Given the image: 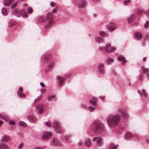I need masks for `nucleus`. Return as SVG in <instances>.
<instances>
[{
    "instance_id": "1",
    "label": "nucleus",
    "mask_w": 149,
    "mask_h": 149,
    "mask_svg": "<svg viewBox=\"0 0 149 149\" xmlns=\"http://www.w3.org/2000/svg\"><path fill=\"white\" fill-rule=\"evenodd\" d=\"M92 131L95 133L103 135L105 132V127L100 120H96L94 121L92 125Z\"/></svg>"
},
{
    "instance_id": "2",
    "label": "nucleus",
    "mask_w": 149,
    "mask_h": 149,
    "mask_svg": "<svg viewBox=\"0 0 149 149\" xmlns=\"http://www.w3.org/2000/svg\"><path fill=\"white\" fill-rule=\"evenodd\" d=\"M115 115L110 114L107 117V121L110 127H113L116 125L120 121L121 118L120 115L118 113Z\"/></svg>"
},
{
    "instance_id": "3",
    "label": "nucleus",
    "mask_w": 149,
    "mask_h": 149,
    "mask_svg": "<svg viewBox=\"0 0 149 149\" xmlns=\"http://www.w3.org/2000/svg\"><path fill=\"white\" fill-rule=\"evenodd\" d=\"M41 21L46 23L45 27L46 28H48L50 27L53 24L52 13H49L47 15V17L45 19H42Z\"/></svg>"
},
{
    "instance_id": "4",
    "label": "nucleus",
    "mask_w": 149,
    "mask_h": 149,
    "mask_svg": "<svg viewBox=\"0 0 149 149\" xmlns=\"http://www.w3.org/2000/svg\"><path fill=\"white\" fill-rule=\"evenodd\" d=\"M116 113L119 114H121L123 120L125 121H127L129 118V115L128 112L122 108L118 109L116 111Z\"/></svg>"
},
{
    "instance_id": "5",
    "label": "nucleus",
    "mask_w": 149,
    "mask_h": 149,
    "mask_svg": "<svg viewBox=\"0 0 149 149\" xmlns=\"http://www.w3.org/2000/svg\"><path fill=\"white\" fill-rule=\"evenodd\" d=\"M52 127L54 128L56 132H60L63 130L61 124L59 121L57 120H54L53 123Z\"/></svg>"
},
{
    "instance_id": "6",
    "label": "nucleus",
    "mask_w": 149,
    "mask_h": 149,
    "mask_svg": "<svg viewBox=\"0 0 149 149\" xmlns=\"http://www.w3.org/2000/svg\"><path fill=\"white\" fill-rule=\"evenodd\" d=\"M70 76L69 75L68 77ZM67 77L61 76L60 75H58L56 76L57 79V82L59 87L63 86L64 84V82L65 80Z\"/></svg>"
},
{
    "instance_id": "7",
    "label": "nucleus",
    "mask_w": 149,
    "mask_h": 149,
    "mask_svg": "<svg viewBox=\"0 0 149 149\" xmlns=\"http://www.w3.org/2000/svg\"><path fill=\"white\" fill-rule=\"evenodd\" d=\"M49 55L44 54L41 56L40 63L41 64H44L47 63L50 60Z\"/></svg>"
},
{
    "instance_id": "8",
    "label": "nucleus",
    "mask_w": 149,
    "mask_h": 149,
    "mask_svg": "<svg viewBox=\"0 0 149 149\" xmlns=\"http://www.w3.org/2000/svg\"><path fill=\"white\" fill-rule=\"evenodd\" d=\"M111 45L109 44H107L106 45L105 51L107 53H110L111 52H113L115 51L116 48L113 46L110 47Z\"/></svg>"
},
{
    "instance_id": "9",
    "label": "nucleus",
    "mask_w": 149,
    "mask_h": 149,
    "mask_svg": "<svg viewBox=\"0 0 149 149\" xmlns=\"http://www.w3.org/2000/svg\"><path fill=\"white\" fill-rule=\"evenodd\" d=\"M52 135V133L50 132H45L43 133L42 138L43 140L46 141L49 139Z\"/></svg>"
},
{
    "instance_id": "10",
    "label": "nucleus",
    "mask_w": 149,
    "mask_h": 149,
    "mask_svg": "<svg viewBox=\"0 0 149 149\" xmlns=\"http://www.w3.org/2000/svg\"><path fill=\"white\" fill-rule=\"evenodd\" d=\"M44 110L43 107L41 104H38L36 107L35 110L38 111L39 115H40L42 113Z\"/></svg>"
},
{
    "instance_id": "11",
    "label": "nucleus",
    "mask_w": 149,
    "mask_h": 149,
    "mask_svg": "<svg viewBox=\"0 0 149 149\" xmlns=\"http://www.w3.org/2000/svg\"><path fill=\"white\" fill-rule=\"evenodd\" d=\"M97 70L100 74H104V64L103 63L99 64L98 65Z\"/></svg>"
},
{
    "instance_id": "12",
    "label": "nucleus",
    "mask_w": 149,
    "mask_h": 149,
    "mask_svg": "<svg viewBox=\"0 0 149 149\" xmlns=\"http://www.w3.org/2000/svg\"><path fill=\"white\" fill-rule=\"evenodd\" d=\"M136 17V15L135 14H132L127 19V21L129 24L134 25H137V23L134 24L132 22L133 20Z\"/></svg>"
},
{
    "instance_id": "13",
    "label": "nucleus",
    "mask_w": 149,
    "mask_h": 149,
    "mask_svg": "<svg viewBox=\"0 0 149 149\" xmlns=\"http://www.w3.org/2000/svg\"><path fill=\"white\" fill-rule=\"evenodd\" d=\"M31 123H35L37 121V118L36 116L33 115H30L27 117Z\"/></svg>"
},
{
    "instance_id": "14",
    "label": "nucleus",
    "mask_w": 149,
    "mask_h": 149,
    "mask_svg": "<svg viewBox=\"0 0 149 149\" xmlns=\"http://www.w3.org/2000/svg\"><path fill=\"white\" fill-rule=\"evenodd\" d=\"M51 143L54 146H59L62 144L61 142L57 138H55L52 140Z\"/></svg>"
},
{
    "instance_id": "15",
    "label": "nucleus",
    "mask_w": 149,
    "mask_h": 149,
    "mask_svg": "<svg viewBox=\"0 0 149 149\" xmlns=\"http://www.w3.org/2000/svg\"><path fill=\"white\" fill-rule=\"evenodd\" d=\"M84 145L88 147H90L91 146V140L89 138L86 139L84 141Z\"/></svg>"
},
{
    "instance_id": "16",
    "label": "nucleus",
    "mask_w": 149,
    "mask_h": 149,
    "mask_svg": "<svg viewBox=\"0 0 149 149\" xmlns=\"http://www.w3.org/2000/svg\"><path fill=\"white\" fill-rule=\"evenodd\" d=\"M81 1L78 4V7L79 8H82L86 6L87 5V2L85 0H79Z\"/></svg>"
},
{
    "instance_id": "17",
    "label": "nucleus",
    "mask_w": 149,
    "mask_h": 149,
    "mask_svg": "<svg viewBox=\"0 0 149 149\" xmlns=\"http://www.w3.org/2000/svg\"><path fill=\"white\" fill-rule=\"evenodd\" d=\"M97 99L95 97H92L90 101V102L91 103L93 106L96 107L97 106Z\"/></svg>"
},
{
    "instance_id": "18",
    "label": "nucleus",
    "mask_w": 149,
    "mask_h": 149,
    "mask_svg": "<svg viewBox=\"0 0 149 149\" xmlns=\"http://www.w3.org/2000/svg\"><path fill=\"white\" fill-rule=\"evenodd\" d=\"M54 66V63L53 62H51L49 63L48 66L47 67V69L45 71L46 72H47L48 71L52 69H53Z\"/></svg>"
},
{
    "instance_id": "19",
    "label": "nucleus",
    "mask_w": 149,
    "mask_h": 149,
    "mask_svg": "<svg viewBox=\"0 0 149 149\" xmlns=\"http://www.w3.org/2000/svg\"><path fill=\"white\" fill-rule=\"evenodd\" d=\"M134 36L135 39L138 40L141 39L143 36L141 33L138 32L135 33Z\"/></svg>"
},
{
    "instance_id": "20",
    "label": "nucleus",
    "mask_w": 149,
    "mask_h": 149,
    "mask_svg": "<svg viewBox=\"0 0 149 149\" xmlns=\"http://www.w3.org/2000/svg\"><path fill=\"white\" fill-rule=\"evenodd\" d=\"M13 1V0H3V3L4 6H9Z\"/></svg>"
},
{
    "instance_id": "21",
    "label": "nucleus",
    "mask_w": 149,
    "mask_h": 149,
    "mask_svg": "<svg viewBox=\"0 0 149 149\" xmlns=\"http://www.w3.org/2000/svg\"><path fill=\"white\" fill-rule=\"evenodd\" d=\"M0 118L6 120L9 119L8 116L4 113H0Z\"/></svg>"
},
{
    "instance_id": "22",
    "label": "nucleus",
    "mask_w": 149,
    "mask_h": 149,
    "mask_svg": "<svg viewBox=\"0 0 149 149\" xmlns=\"http://www.w3.org/2000/svg\"><path fill=\"white\" fill-rule=\"evenodd\" d=\"M103 140L101 136L97 137V144L98 146H101L103 144Z\"/></svg>"
},
{
    "instance_id": "23",
    "label": "nucleus",
    "mask_w": 149,
    "mask_h": 149,
    "mask_svg": "<svg viewBox=\"0 0 149 149\" xmlns=\"http://www.w3.org/2000/svg\"><path fill=\"white\" fill-rule=\"evenodd\" d=\"M20 14L22 15V17L24 18H26L27 17V14L26 11L23 9H22L20 11Z\"/></svg>"
},
{
    "instance_id": "24",
    "label": "nucleus",
    "mask_w": 149,
    "mask_h": 149,
    "mask_svg": "<svg viewBox=\"0 0 149 149\" xmlns=\"http://www.w3.org/2000/svg\"><path fill=\"white\" fill-rule=\"evenodd\" d=\"M141 73L145 74H147L149 72V70L148 68H145L144 67H141Z\"/></svg>"
},
{
    "instance_id": "25",
    "label": "nucleus",
    "mask_w": 149,
    "mask_h": 149,
    "mask_svg": "<svg viewBox=\"0 0 149 149\" xmlns=\"http://www.w3.org/2000/svg\"><path fill=\"white\" fill-rule=\"evenodd\" d=\"M95 41L98 43H100L104 42L103 38L100 37H97L95 38Z\"/></svg>"
},
{
    "instance_id": "26",
    "label": "nucleus",
    "mask_w": 149,
    "mask_h": 149,
    "mask_svg": "<svg viewBox=\"0 0 149 149\" xmlns=\"http://www.w3.org/2000/svg\"><path fill=\"white\" fill-rule=\"evenodd\" d=\"M138 93L141 96H143L145 98L146 97V91L144 89L142 90V93H141V92L138 90Z\"/></svg>"
},
{
    "instance_id": "27",
    "label": "nucleus",
    "mask_w": 149,
    "mask_h": 149,
    "mask_svg": "<svg viewBox=\"0 0 149 149\" xmlns=\"http://www.w3.org/2000/svg\"><path fill=\"white\" fill-rule=\"evenodd\" d=\"M118 145L117 144L115 146L114 144L113 143H111L109 147V149H116Z\"/></svg>"
},
{
    "instance_id": "28",
    "label": "nucleus",
    "mask_w": 149,
    "mask_h": 149,
    "mask_svg": "<svg viewBox=\"0 0 149 149\" xmlns=\"http://www.w3.org/2000/svg\"><path fill=\"white\" fill-rule=\"evenodd\" d=\"M100 35L103 38L106 37L108 34V33L107 31H101L99 32Z\"/></svg>"
},
{
    "instance_id": "29",
    "label": "nucleus",
    "mask_w": 149,
    "mask_h": 149,
    "mask_svg": "<svg viewBox=\"0 0 149 149\" xmlns=\"http://www.w3.org/2000/svg\"><path fill=\"white\" fill-rule=\"evenodd\" d=\"M118 60L120 61H123L125 63L127 62V61L125 60V57L123 56H118Z\"/></svg>"
},
{
    "instance_id": "30",
    "label": "nucleus",
    "mask_w": 149,
    "mask_h": 149,
    "mask_svg": "<svg viewBox=\"0 0 149 149\" xmlns=\"http://www.w3.org/2000/svg\"><path fill=\"white\" fill-rule=\"evenodd\" d=\"M9 139L8 136L4 135L1 141L3 142H6Z\"/></svg>"
},
{
    "instance_id": "31",
    "label": "nucleus",
    "mask_w": 149,
    "mask_h": 149,
    "mask_svg": "<svg viewBox=\"0 0 149 149\" xmlns=\"http://www.w3.org/2000/svg\"><path fill=\"white\" fill-rule=\"evenodd\" d=\"M1 13L3 15L6 16L7 15V9L6 8L3 7L2 8L1 10Z\"/></svg>"
},
{
    "instance_id": "32",
    "label": "nucleus",
    "mask_w": 149,
    "mask_h": 149,
    "mask_svg": "<svg viewBox=\"0 0 149 149\" xmlns=\"http://www.w3.org/2000/svg\"><path fill=\"white\" fill-rule=\"evenodd\" d=\"M55 99V96L52 95L49 96L47 97V100L49 102H52L54 101Z\"/></svg>"
},
{
    "instance_id": "33",
    "label": "nucleus",
    "mask_w": 149,
    "mask_h": 149,
    "mask_svg": "<svg viewBox=\"0 0 149 149\" xmlns=\"http://www.w3.org/2000/svg\"><path fill=\"white\" fill-rule=\"evenodd\" d=\"M17 96L19 98H23L25 97V95L24 94L20 92L19 91H17Z\"/></svg>"
},
{
    "instance_id": "34",
    "label": "nucleus",
    "mask_w": 149,
    "mask_h": 149,
    "mask_svg": "<svg viewBox=\"0 0 149 149\" xmlns=\"http://www.w3.org/2000/svg\"><path fill=\"white\" fill-rule=\"evenodd\" d=\"M113 59L111 58L108 57L107 58L106 62L108 63H112L113 61Z\"/></svg>"
},
{
    "instance_id": "35",
    "label": "nucleus",
    "mask_w": 149,
    "mask_h": 149,
    "mask_svg": "<svg viewBox=\"0 0 149 149\" xmlns=\"http://www.w3.org/2000/svg\"><path fill=\"white\" fill-rule=\"evenodd\" d=\"M71 137L70 134L66 135L64 136V139L67 141H68Z\"/></svg>"
},
{
    "instance_id": "36",
    "label": "nucleus",
    "mask_w": 149,
    "mask_h": 149,
    "mask_svg": "<svg viewBox=\"0 0 149 149\" xmlns=\"http://www.w3.org/2000/svg\"><path fill=\"white\" fill-rule=\"evenodd\" d=\"M1 149H9V147L6 144L2 143Z\"/></svg>"
},
{
    "instance_id": "37",
    "label": "nucleus",
    "mask_w": 149,
    "mask_h": 149,
    "mask_svg": "<svg viewBox=\"0 0 149 149\" xmlns=\"http://www.w3.org/2000/svg\"><path fill=\"white\" fill-rule=\"evenodd\" d=\"M45 124L48 127H52V124L51 123L50 121L45 122Z\"/></svg>"
},
{
    "instance_id": "38",
    "label": "nucleus",
    "mask_w": 149,
    "mask_h": 149,
    "mask_svg": "<svg viewBox=\"0 0 149 149\" xmlns=\"http://www.w3.org/2000/svg\"><path fill=\"white\" fill-rule=\"evenodd\" d=\"M18 125L19 126H26V124L23 121H20L18 122Z\"/></svg>"
},
{
    "instance_id": "39",
    "label": "nucleus",
    "mask_w": 149,
    "mask_h": 149,
    "mask_svg": "<svg viewBox=\"0 0 149 149\" xmlns=\"http://www.w3.org/2000/svg\"><path fill=\"white\" fill-rule=\"evenodd\" d=\"M13 14L18 17L20 16V15L18 14V11L17 9H15L13 13Z\"/></svg>"
},
{
    "instance_id": "40",
    "label": "nucleus",
    "mask_w": 149,
    "mask_h": 149,
    "mask_svg": "<svg viewBox=\"0 0 149 149\" xmlns=\"http://www.w3.org/2000/svg\"><path fill=\"white\" fill-rule=\"evenodd\" d=\"M14 24V22L13 21H10L8 23V26L9 27H11Z\"/></svg>"
},
{
    "instance_id": "41",
    "label": "nucleus",
    "mask_w": 149,
    "mask_h": 149,
    "mask_svg": "<svg viewBox=\"0 0 149 149\" xmlns=\"http://www.w3.org/2000/svg\"><path fill=\"white\" fill-rule=\"evenodd\" d=\"M87 107V105L86 103H82L81 105V107L84 109H86Z\"/></svg>"
},
{
    "instance_id": "42",
    "label": "nucleus",
    "mask_w": 149,
    "mask_h": 149,
    "mask_svg": "<svg viewBox=\"0 0 149 149\" xmlns=\"http://www.w3.org/2000/svg\"><path fill=\"white\" fill-rule=\"evenodd\" d=\"M95 109V108L92 106H89L88 107V110L90 112H92L94 111Z\"/></svg>"
},
{
    "instance_id": "43",
    "label": "nucleus",
    "mask_w": 149,
    "mask_h": 149,
    "mask_svg": "<svg viewBox=\"0 0 149 149\" xmlns=\"http://www.w3.org/2000/svg\"><path fill=\"white\" fill-rule=\"evenodd\" d=\"M33 11V9L31 7H28V8L27 13L29 14H31Z\"/></svg>"
},
{
    "instance_id": "44",
    "label": "nucleus",
    "mask_w": 149,
    "mask_h": 149,
    "mask_svg": "<svg viewBox=\"0 0 149 149\" xmlns=\"http://www.w3.org/2000/svg\"><path fill=\"white\" fill-rule=\"evenodd\" d=\"M144 26L145 28L148 29L149 26V21H147L144 24Z\"/></svg>"
},
{
    "instance_id": "45",
    "label": "nucleus",
    "mask_w": 149,
    "mask_h": 149,
    "mask_svg": "<svg viewBox=\"0 0 149 149\" xmlns=\"http://www.w3.org/2000/svg\"><path fill=\"white\" fill-rule=\"evenodd\" d=\"M18 2L17 1V2L15 3H13L11 6V9H13V8H15L17 6V4H18Z\"/></svg>"
},
{
    "instance_id": "46",
    "label": "nucleus",
    "mask_w": 149,
    "mask_h": 149,
    "mask_svg": "<svg viewBox=\"0 0 149 149\" xmlns=\"http://www.w3.org/2000/svg\"><path fill=\"white\" fill-rule=\"evenodd\" d=\"M132 0H125L124 1V3L125 5H127V3L130 2Z\"/></svg>"
},
{
    "instance_id": "47",
    "label": "nucleus",
    "mask_w": 149,
    "mask_h": 149,
    "mask_svg": "<svg viewBox=\"0 0 149 149\" xmlns=\"http://www.w3.org/2000/svg\"><path fill=\"white\" fill-rule=\"evenodd\" d=\"M8 123L10 125H14L15 124V122L13 120H10L9 121Z\"/></svg>"
},
{
    "instance_id": "48",
    "label": "nucleus",
    "mask_w": 149,
    "mask_h": 149,
    "mask_svg": "<svg viewBox=\"0 0 149 149\" xmlns=\"http://www.w3.org/2000/svg\"><path fill=\"white\" fill-rule=\"evenodd\" d=\"M115 28L113 26H109L108 27L110 31H113L115 29Z\"/></svg>"
},
{
    "instance_id": "49",
    "label": "nucleus",
    "mask_w": 149,
    "mask_h": 149,
    "mask_svg": "<svg viewBox=\"0 0 149 149\" xmlns=\"http://www.w3.org/2000/svg\"><path fill=\"white\" fill-rule=\"evenodd\" d=\"M42 98V96H40L38 97V98L34 100V102H38L39 100H38Z\"/></svg>"
},
{
    "instance_id": "50",
    "label": "nucleus",
    "mask_w": 149,
    "mask_h": 149,
    "mask_svg": "<svg viewBox=\"0 0 149 149\" xmlns=\"http://www.w3.org/2000/svg\"><path fill=\"white\" fill-rule=\"evenodd\" d=\"M128 139H129L132 137V135L131 134H127L126 135Z\"/></svg>"
},
{
    "instance_id": "51",
    "label": "nucleus",
    "mask_w": 149,
    "mask_h": 149,
    "mask_svg": "<svg viewBox=\"0 0 149 149\" xmlns=\"http://www.w3.org/2000/svg\"><path fill=\"white\" fill-rule=\"evenodd\" d=\"M24 144L22 143H21L18 147V148L19 149L21 148L23 146Z\"/></svg>"
},
{
    "instance_id": "52",
    "label": "nucleus",
    "mask_w": 149,
    "mask_h": 149,
    "mask_svg": "<svg viewBox=\"0 0 149 149\" xmlns=\"http://www.w3.org/2000/svg\"><path fill=\"white\" fill-rule=\"evenodd\" d=\"M143 77V76L142 75H140L138 76L137 78L141 80L142 79Z\"/></svg>"
},
{
    "instance_id": "53",
    "label": "nucleus",
    "mask_w": 149,
    "mask_h": 149,
    "mask_svg": "<svg viewBox=\"0 0 149 149\" xmlns=\"http://www.w3.org/2000/svg\"><path fill=\"white\" fill-rule=\"evenodd\" d=\"M40 86H41V87H45V85H44V83L42 82H40Z\"/></svg>"
},
{
    "instance_id": "54",
    "label": "nucleus",
    "mask_w": 149,
    "mask_h": 149,
    "mask_svg": "<svg viewBox=\"0 0 149 149\" xmlns=\"http://www.w3.org/2000/svg\"><path fill=\"white\" fill-rule=\"evenodd\" d=\"M19 91L20 92H22L23 91V88H22V87H20L19 89Z\"/></svg>"
},
{
    "instance_id": "55",
    "label": "nucleus",
    "mask_w": 149,
    "mask_h": 149,
    "mask_svg": "<svg viewBox=\"0 0 149 149\" xmlns=\"http://www.w3.org/2000/svg\"><path fill=\"white\" fill-rule=\"evenodd\" d=\"M40 91L41 92V93H43L45 92L46 89H43L42 90H40Z\"/></svg>"
},
{
    "instance_id": "56",
    "label": "nucleus",
    "mask_w": 149,
    "mask_h": 149,
    "mask_svg": "<svg viewBox=\"0 0 149 149\" xmlns=\"http://www.w3.org/2000/svg\"><path fill=\"white\" fill-rule=\"evenodd\" d=\"M57 7H55L54 9L53 10V12L55 13L57 11Z\"/></svg>"
},
{
    "instance_id": "57",
    "label": "nucleus",
    "mask_w": 149,
    "mask_h": 149,
    "mask_svg": "<svg viewBox=\"0 0 149 149\" xmlns=\"http://www.w3.org/2000/svg\"><path fill=\"white\" fill-rule=\"evenodd\" d=\"M97 137H95L94 138H93V142H95L96 141H97Z\"/></svg>"
},
{
    "instance_id": "58",
    "label": "nucleus",
    "mask_w": 149,
    "mask_h": 149,
    "mask_svg": "<svg viewBox=\"0 0 149 149\" xmlns=\"http://www.w3.org/2000/svg\"><path fill=\"white\" fill-rule=\"evenodd\" d=\"M94 2H96V3H99L100 1L101 0H92Z\"/></svg>"
},
{
    "instance_id": "59",
    "label": "nucleus",
    "mask_w": 149,
    "mask_h": 149,
    "mask_svg": "<svg viewBox=\"0 0 149 149\" xmlns=\"http://www.w3.org/2000/svg\"><path fill=\"white\" fill-rule=\"evenodd\" d=\"M83 143V142H82L81 141H80L79 142V143H78V144L79 145V146H81L82 144Z\"/></svg>"
},
{
    "instance_id": "60",
    "label": "nucleus",
    "mask_w": 149,
    "mask_h": 149,
    "mask_svg": "<svg viewBox=\"0 0 149 149\" xmlns=\"http://www.w3.org/2000/svg\"><path fill=\"white\" fill-rule=\"evenodd\" d=\"M34 149H43V148L42 147H37L35 148Z\"/></svg>"
},
{
    "instance_id": "61",
    "label": "nucleus",
    "mask_w": 149,
    "mask_h": 149,
    "mask_svg": "<svg viewBox=\"0 0 149 149\" xmlns=\"http://www.w3.org/2000/svg\"><path fill=\"white\" fill-rule=\"evenodd\" d=\"M50 5L52 6L53 7L54 5V3L53 2H51L50 3Z\"/></svg>"
},
{
    "instance_id": "62",
    "label": "nucleus",
    "mask_w": 149,
    "mask_h": 149,
    "mask_svg": "<svg viewBox=\"0 0 149 149\" xmlns=\"http://www.w3.org/2000/svg\"><path fill=\"white\" fill-rule=\"evenodd\" d=\"M2 143H0V149H1Z\"/></svg>"
},
{
    "instance_id": "63",
    "label": "nucleus",
    "mask_w": 149,
    "mask_h": 149,
    "mask_svg": "<svg viewBox=\"0 0 149 149\" xmlns=\"http://www.w3.org/2000/svg\"><path fill=\"white\" fill-rule=\"evenodd\" d=\"M146 57H144V58H143V61H145L146 60Z\"/></svg>"
},
{
    "instance_id": "64",
    "label": "nucleus",
    "mask_w": 149,
    "mask_h": 149,
    "mask_svg": "<svg viewBox=\"0 0 149 149\" xmlns=\"http://www.w3.org/2000/svg\"><path fill=\"white\" fill-rule=\"evenodd\" d=\"M147 77L148 79V80H149V73L147 74Z\"/></svg>"
}]
</instances>
